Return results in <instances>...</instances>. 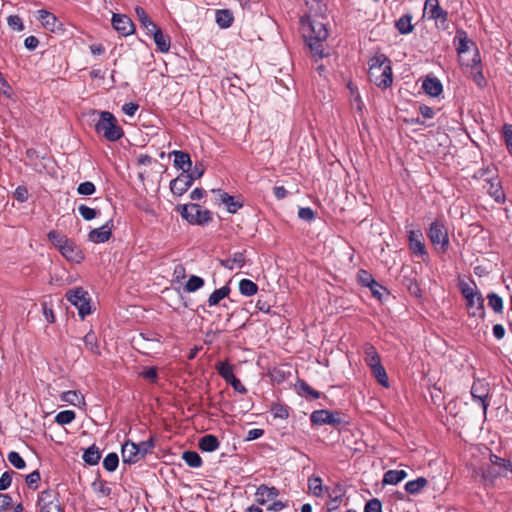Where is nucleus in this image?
<instances>
[{
  "instance_id": "nucleus-1",
  "label": "nucleus",
  "mask_w": 512,
  "mask_h": 512,
  "mask_svg": "<svg viewBox=\"0 0 512 512\" xmlns=\"http://www.w3.org/2000/svg\"><path fill=\"white\" fill-rule=\"evenodd\" d=\"M300 27L303 38L311 51L319 58H323V42L328 37L326 26L309 15H303L300 18Z\"/></svg>"
},
{
  "instance_id": "nucleus-2",
  "label": "nucleus",
  "mask_w": 512,
  "mask_h": 512,
  "mask_svg": "<svg viewBox=\"0 0 512 512\" xmlns=\"http://www.w3.org/2000/svg\"><path fill=\"white\" fill-rule=\"evenodd\" d=\"M368 76L370 82L381 89L389 88L393 83L391 60L383 53L376 54L369 60Z\"/></svg>"
},
{
  "instance_id": "nucleus-3",
  "label": "nucleus",
  "mask_w": 512,
  "mask_h": 512,
  "mask_svg": "<svg viewBox=\"0 0 512 512\" xmlns=\"http://www.w3.org/2000/svg\"><path fill=\"white\" fill-rule=\"evenodd\" d=\"M97 134L109 142H116L124 136V131L118 125L116 117L109 111L99 112V119L94 125Z\"/></svg>"
},
{
  "instance_id": "nucleus-4",
  "label": "nucleus",
  "mask_w": 512,
  "mask_h": 512,
  "mask_svg": "<svg viewBox=\"0 0 512 512\" xmlns=\"http://www.w3.org/2000/svg\"><path fill=\"white\" fill-rule=\"evenodd\" d=\"M176 211L191 225L203 226L212 221V213L195 203L178 205Z\"/></svg>"
},
{
  "instance_id": "nucleus-5",
  "label": "nucleus",
  "mask_w": 512,
  "mask_h": 512,
  "mask_svg": "<svg viewBox=\"0 0 512 512\" xmlns=\"http://www.w3.org/2000/svg\"><path fill=\"white\" fill-rule=\"evenodd\" d=\"M312 425L322 426L330 425L335 429H341L349 422L344 418L343 413L339 411H330L327 409L315 410L310 415Z\"/></svg>"
},
{
  "instance_id": "nucleus-6",
  "label": "nucleus",
  "mask_w": 512,
  "mask_h": 512,
  "mask_svg": "<svg viewBox=\"0 0 512 512\" xmlns=\"http://www.w3.org/2000/svg\"><path fill=\"white\" fill-rule=\"evenodd\" d=\"M427 236L435 249L441 253H445L449 249L448 229L443 221L435 220L430 224Z\"/></svg>"
},
{
  "instance_id": "nucleus-7",
  "label": "nucleus",
  "mask_w": 512,
  "mask_h": 512,
  "mask_svg": "<svg viewBox=\"0 0 512 512\" xmlns=\"http://www.w3.org/2000/svg\"><path fill=\"white\" fill-rule=\"evenodd\" d=\"M66 299L78 309V315L82 320L89 314H91L90 297L83 287H76L69 289L65 294Z\"/></svg>"
},
{
  "instance_id": "nucleus-8",
  "label": "nucleus",
  "mask_w": 512,
  "mask_h": 512,
  "mask_svg": "<svg viewBox=\"0 0 512 512\" xmlns=\"http://www.w3.org/2000/svg\"><path fill=\"white\" fill-rule=\"evenodd\" d=\"M456 50L459 56V61L462 66L466 64L467 59L465 58V54L473 51V55L475 54V51L478 50L475 42H473L471 39L468 38L466 31L463 29H458L456 31V35L454 37V43H456Z\"/></svg>"
},
{
  "instance_id": "nucleus-9",
  "label": "nucleus",
  "mask_w": 512,
  "mask_h": 512,
  "mask_svg": "<svg viewBox=\"0 0 512 512\" xmlns=\"http://www.w3.org/2000/svg\"><path fill=\"white\" fill-rule=\"evenodd\" d=\"M464 66L470 69L468 72L469 77L479 88H484L487 85V81L482 71V63L479 50L475 51V54L471 59H467V62L464 64Z\"/></svg>"
},
{
  "instance_id": "nucleus-10",
  "label": "nucleus",
  "mask_w": 512,
  "mask_h": 512,
  "mask_svg": "<svg viewBox=\"0 0 512 512\" xmlns=\"http://www.w3.org/2000/svg\"><path fill=\"white\" fill-rule=\"evenodd\" d=\"M424 15H427L429 19L435 20L436 23L440 22L443 27L446 26L448 21V12L440 6L438 0L425 1Z\"/></svg>"
},
{
  "instance_id": "nucleus-11",
  "label": "nucleus",
  "mask_w": 512,
  "mask_h": 512,
  "mask_svg": "<svg viewBox=\"0 0 512 512\" xmlns=\"http://www.w3.org/2000/svg\"><path fill=\"white\" fill-rule=\"evenodd\" d=\"M113 28L121 36H129L134 33L135 25L131 18L125 14L114 13L111 20Z\"/></svg>"
},
{
  "instance_id": "nucleus-12",
  "label": "nucleus",
  "mask_w": 512,
  "mask_h": 512,
  "mask_svg": "<svg viewBox=\"0 0 512 512\" xmlns=\"http://www.w3.org/2000/svg\"><path fill=\"white\" fill-rule=\"evenodd\" d=\"M59 252L67 261L72 263L79 264L85 259L83 250L70 238Z\"/></svg>"
},
{
  "instance_id": "nucleus-13",
  "label": "nucleus",
  "mask_w": 512,
  "mask_h": 512,
  "mask_svg": "<svg viewBox=\"0 0 512 512\" xmlns=\"http://www.w3.org/2000/svg\"><path fill=\"white\" fill-rule=\"evenodd\" d=\"M113 220H108L99 228L92 229L88 234L89 241L93 243L107 242L112 236Z\"/></svg>"
},
{
  "instance_id": "nucleus-14",
  "label": "nucleus",
  "mask_w": 512,
  "mask_h": 512,
  "mask_svg": "<svg viewBox=\"0 0 512 512\" xmlns=\"http://www.w3.org/2000/svg\"><path fill=\"white\" fill-rule=\"evenodd\" d=\"M38 505L40 512H62L58 500L48 490L42 491L39 495Z\"/></svg>"
},
{
  "instance_id": "nucleus-15",
  "label": "nucleus",
  "mask_w": 512,
  "mask_h": 512,
  "mask_svg": "<svg viewBox=\"0 0 512 512\" xmlns=\"http://www.w3.org/2000/svg\"><path fill=\"white\" fill-rule=\"evenodd\" d=\"M459 289L462 294V296L465 298V300L469 298H475L477 297V310L479 311V317L484 318L485 317V309H484V298L482 294L479 291H474L468 283L465 281L459 282Z\"/></svg>"
},
{
  "instance_id": "nucleus-16",
  "label": "nucleus",
  "mask_w": 512,
  "mask_h": 512,
  "mask_svg": "<svg viewBox=\"0 0 512 512\" xmlns=\"http://www.w3.org/2000/svg\"><path fill=\"white\" fill-rule=\"evenodd\" d=\"M471 395L475 401H479L484 413L488 408L487 399L489 397V388L488 385L482 381H476L473 383L471 387Z\"/></svg>"
},
{
  "instance_id": "nucleus-17",
  "label": "nucleus",
  "mask_w": 512,
  "mask_h": 512,
  "mask_svg": "<svg viewBox=\"0 0 512 512\" xmlns=\"http://www.w3.org/2000/svg\"><path fill=\"white\" fill-rule=\"evenodd\" d=\"M37 19L45 29L51 32H56L62 29V23L57 19V17L45 9L38 11Z\"/></svg>"
},
{
  "instance_id": "nucleus-18",
  "label": "nucleus",
  "mask_w": 512,
  "mask_h": 512,
  "mask_svg": "<svg viewBox=\"0 0 512 512\" xmlns=\"http://www.w3.org/2000/svg\"><path fill=\"white\" fill-rule=\"evenodd\" d=\"M193 182L187 173H180L175 179L170 182V190L176 196L183 195L191 186Z\"/></svg>"
},
{
  "instance_id": "nucleus-19",
  "label": "nucleus",
  "mask_w": 512,
  "mask_h": 512,
  "mask_svg": "<svg viewBox=\"0 0 512 512\" xmlns=\"http://www.w3.org/2000/svg\"><path fill=\"white\" fill-rule=\"evenodd\" d=\"M486 185L484 188L487 190V193L497 202L504 203L505 201V193L501 186L498 178H485Z\"/></svg>"
},
{
  "instance_id": "nucleus-20",
  "label": "nucleus",
  "mask_w": 512,
  "mask_h": 512,
  "mask_svg": "<svg viewBox=\"0 0 512 512\" xmlns=\"http://www.w3.org/2000/svg\"><path fill=\"white\" fill-rule=\"evenodd\" d=\"M122 460L123 463L133 464L138 462L140 459L139 449L136 448V443L131 440H127L122 445Z\"/></svg>"
},
{
  "instance_id": "nucleus-21",
  "label": "nucleus",
  "mask_w": 512,
  "mask_h": 512,
  "mask_svg": "<svg viewBox=\"0 0 512 512\" xmlns=\"http://www.w3.org/2000/svg\"><path fill=\"white\" fill-rule=\"evenodd\" d=\"M297 394L308 401L316 400L321 397V393L313 389L305 380L298 379L295 383Z\"/></svg>"
},
{
  "instance_id": "nucleus-22",
  "label": "nucleus",
  "mask_w": 512,
  "mask_h": 512,
  "mask_svg": "<svg viewBox=\"0 0 512 512\" xmlns=\"http://www.w3.org/2000/svg\"><path fill=\"white\" fill-rule=\"evenodd\" d=\"M422 232L420 230H411L408 232V239H409V245L410 249L419 256L427 255L425 245L422 242Z\"/></svg>"
},
{
  "instance_id": "nucleus-23",
  "label": "nucleus",
  "mask_w": 512,
  "mask_h": 512,
  "mask_svg": "<svg viewBox=\"0 0 512 512\" xmlns=\"http://www.w3.org/2000/svg\"><path fill=\"white\" fill-rule=\"evenodd\" d=\"M278 495L279 491L275 487H269L265 484L260 485L255 494L257 502L261 505L274 500Z\"/></svg>"
},
{
  "instance_id": "nucleus-24",
  "label": "nucleus",
  "mask_w": 512,
  "mask_h": 512,
  "mask_svg": "<svg viewBox=\"0 0 512 512\" xmlns=\"http://www.w3.org/2000/svg\"><path fill=\"white\" fill-rule=\"evenodd\" d=\"M171 154L174 156V166L177 169H181V173H187L190 171L192 161L189 153L181 150H174Z\"/></svg>"
},
{
  "instance_id": "nucleus-25",
  "label": "nucleus",
  "mask_w": 512,
  "mask_h": 512,
  "mask_svg": "<svg viewBox=\"0 0 512 512\" xmlns=\"http://www.w3.org/2000/svg\"><path fill=\"white\" fill-rule=\"evenodd\" d=\"M148 36L153 37L155 45L160 52L167 53L170 50L171 39L169 35L164 34L159 27L148 34Z\"/></svg>"
},
{
  "instance_id": "nucleus-26",
  "label": "nucleus",
  "mask_w": 512,
  "mask_h": 512,
  "mask_svg": "<svg viewBox=\"0 0 512 512\" xmlns=\"http://www.w3.org/2000/svg\"><path fill=\"white\" fill-rule=\"evenodd\" d=\"M246 251L235 252L230 258L221 259L220 265L226 269L233 270L235 268H242L246 262Z\"/></svg>"
},
{
  "instance_id": "nucleus-27",
  "label": "nucleus",
  "mask_w": 512,
  "mask_h": 512,
  "mask_svg": "<svg viewBox=\"0 0 512 512\" xmlns=\"http://www.w3.org/2000/svg\"><path fill=\"white\" fill-rule=\"evenodd\" d=\"M422 89L427 95L437 97L442 93L443 86L436 77H427L422 83Z\"/></svg>"
},
{
  "instance_id": "nucleus-28",
  "label": "nucleus",
  "mask_w": 512,
  "mask_h": 512,
  "mask_svg": "<svg viewBox=\"0 0 512 512\" xmlns=\"http://www.w3.org/2000/svg\"><path fill=\"white\" fill-rule=\"evenodd\" d=\"M135 13L138 18V21L141 24V27L146 30V34H150L154 31L157 25L151 20V18L147 15L145 9L141 6H136Z\"/></svg>"
},
{
  "instance_id": "nucleus-29",
  "label": "nucleus",
  "mask_w": 512,
  "mask_h": 512,
  "mask_svg": "<svg viewBox=\"0 0 512 512\" xmlns=\"http://www.w3.org/2000/svg\"><path fill=\"white\" fill-rule=\"evenodd\" d=\"M269 376L272 382L280 384L291 376V367L289 365L274 367L269 371Z\"/></svg>"
},
{
  "instance_id": "nucleus-30",
  "label": "nucleus",
  "mask_w": 512,
  "mask_h": 512,
  "mask_svg": "<svg viewBox=\"0 0 512 512\" xmlns=\"http://www.w3.org/2000/svg\"><path fill=\"white\" fill-rule=\"evenodd\" d=\"M220 446V442L215 435L206 434L198 441V447L203 452H213Z\"/></svg>"
},
{
  "instance_id": "nucleus-31",
  "label": "nucleus",
  "mask_w": 512,
  "mask_h": 512,
  "mask_svg": "<svg viewBox=\"0 0 512 512\" xmlns=\"http://www.w3.org/2000/svg\"><path fill=\"white\" fill-rule=\"evenodd\" d=\"M219 200L225 204L229 213H236L240 208L243 207V203L236 200L235 197L229 195L227 192L218 190Z\"/></svg>"
},
{
  "instance_id": "nucleus-32",
  "label": "nucleus",
  "mask_w": 512,
  "mask_h": 512,
  "mask_svg": "<svg viewBox=\"0 0 512 512\" xmlns=\"http://www.w3.org/2000/svg\"><path fill=\"white\" fill-rule=\"evenodd\" d=\"M395 28L402 35L413 32L414 25L412 24V15L410 13L402 15L398 20L395 21Z\"/></svg>"
},
{
  "instance_id": "nucleus-33",
  "label": "nucleus",
  "mask_w": 512,
  "mask_h": 512,
  "mask_svg": "<svg viewBox=\"0 0 512 512\" xmlns=\"http://www.w3.org/2000/svg\"><path fill=\"white\" fill-rule=\"evenodd\" d=\"M363 350H364V361L369 368L381 363L380 356H379L376 348L371 343H366L364 345Z\"/></svg>"
},
{
  "instance_id": "nucleus-34",
  "label": "nucleus",
  "mask_w": 512,
  "mask_h": 512,
  "mask_svg": "<svg viewBox=\"0 0 512 512\" xmlns=\"http://www.w3.org/2000/svg\"><path fill=\"white\" fill-rule=\"evenodd\" d=\"M216 23L222 29H227L234 22L233 13L229 9H219L216 11Z\"/></svg>"
},
{
  "instance_id": "nucleus-35",
  "label": "nucleus",
  "mask_w": 512,
  "mask_h": 512,
  "mask_svg": "<svg viewBox=\"0 0 512 512\" xmlns=\"http://www.w3.org/2000/svg\"><path fill=\"white\" fill-rule=\"evenodd\" d=\"M230 292L231 288L229 287L228 284L219 289L214 290L207 300L208 306L212 307L218 305L223 299L229 296Z\"/></svg>"
},
{
  "instance_id": "nucleus-36",
  "label": "nucleus",
  "mask_w": 512,
  "mask_h": 512,
  "mask_svg": "<svg viewBox=\"0 0 512 512\" xmlns=\"http://www.w3.org/2000/svg\"><path fill=\"white\" fill-rule=\"evenodd\" d=\"M290 407L286 404L273 402L270 406V411L272 412L274 418L280 419H288L290 416Z\"/></svg>"
},
{
  "instance_id": "nucleus-37",
  "label": "nucleus",
  "mask_w": 512,
  "mask_h": 512,
  "mask_svg": "<svg viewBox=\"0 0 512 512\" xmlns=\"http://www.w3.org/2000/svg\"><path fill=\"white\" fill-rule=\"evenodd\" d=\"M48 240L51 242V244L60 251L62 247L67 243L68 237L58 230H51L47 234Z\"/></svg>"
},
{
  "instance_id": "nucleus-38",
  "label": "nucleus",
  "mask_w": 512,
  "mask_h": 512,
  "mask_svg": "<svg viewBox=\"0 0 512 512\" xmlns=\"http://www.w3.org/2000/svg\"><path fill=\"white\" fill-rule=\"evenodd\" d=\"M100 458H101V453H100L98 447H96V445H94V444L84 451L83 460L89 465L98 464V462L100 461Z\"/></svg>"
},
{
  "instance_id": "nucleus-39",
  "label": "nucleus",
  "mask_w": 512,
  "mask_h": 512,
  "mask_svg": "<svg viewBox=\"0 0 512 512\" xmlns=\"http://www.w3.org/2000/svg\"><path fill=\"white\" fill-rule=\"evenodd\" d=\"M239 291L243 296L250 297L258 292V286L249 279H242L239 282Z\"/></svg>"
},
{
  "instance_id": "nucleus-40",
  "label": "nucleus",
  "mask_w": 512,
  "mask_h": 512,
  "mask_svg": "<svg viewBox=\"0 0 512 512\" xmlns=\"http://www.w3.org/2000/svg\"><path fill=\"white\" fill-rule=\"evenodd\" d=\"M370 369L372 371L373 376L376 378L379 384H381L383 387L389 386L388 375L381 363L377 364L376 366L370 367Z\"/></svg>"
},
{
  "instance_id": "nucleus-41",
  "label": "nucleus",
  "mask_w": 512,
  "mask_h": 512,
  "mask_svg": "<svg viewBox=\"0 0 512 512\" xmlns=\"http://www.w3.org/2000/svg\"><path fill=\"white\" fill-rule=\"evenodd\" d=\"M218 374L228 383L235 377L233 366L227 362H219L216 366Z\"/></svg>"
},
{
  "instance_id": "nucleus-42",
  "label": "nucleus",
  "mask_w": 512,
  "mask_h": 512,
  "mask_svg": "<svg viewBox=\"0 0 512 512\" xmlns=\"http://www.w3.org/2000/svg\"><path fill=\"white\" fill-rule=\"evenodd\" d=\"M85 346L95 355H100L97 336L93 331L88 332L84 338Z\"/></svg>"
},
{
  "instance_id": "nucleus-43",
  "label": "nucleus",
  "mask_w": 512,
  "mask_h": 512,
  "mask_svg": "<svg viewBox=\"0 0 512 512\" xmlns=\"http://www.w3.org/2000/svg\"><path fill=\"white\" fill-rule=\"evenodd\" d=\"M182 459L186 462V464L190 467H200L202 464V459L200 455L195 451H185L182 454Z\"/></svg>"
},
{
  "instance_id": "nucleus-44",
  "label": "nucleus",
  "mask_w": 512,
  "mask_h": 512,
  "mask_svg": "<svg viewBox=\"0 0 512 512\" xmlns=\"http://www.w3.org/2000/svg\"><path fill=\"white\" fill-rule=\"evenodd\" d=\"M204 283L205 282L203 278L196 275H191L188 281L186 282L184 289L185 291L192 293L202 288L204 286Z\"/></svg>"
},
{
  "instance_id": "nucleus-45",
  "label": "nucleus",
  "mask_w": 512,
  "mask_h": 512,
  "mask_svg": "<svg viewBox=\"0 0 512 512\" xmlns=\"http://www.w3.org/2000/svg\"><path fill=\"white\" fill-rule=\"evenodd\" d=\"M487 299L488 305L494 312L501 313L503 311V300L498 294L491 292L487 295Z\"/></svg>"
},
{
  "instance_id": "nucleus-46",
  "label": "nucleus",
  "mask_w": 512,
  "mask_h": 512,
  "mask_svg": "<svg viewBox=\"0 0 512 512\" xmlns=\"http://www.w3.org/2000/svg\"><path fill=\"white\" fill-rule=\"evenodd\" d=\"M407 477L404 469L388 470L384 473L382 480L384 481H400Z\"/></svg>"
},
{
  "instance_id": "nucleus-47",
  "label": "nucleus",
  "mask_w": 512,
  "mask_h": 512,
  "mask_svg": "<svg viewBox=\"0 0 512 512\" xmlns=\"http://www.w3.org/2000/svg\"><path fill=\"white\" fill-rule=\"evenodd\" d=\"M76 414L72 410H64L59 412L55 417V422L59 425H67L74 421Z\"/></svg>"
},
{
  "instance_id": "nucleus-48",
  "label": "nucleus",
  "mask_w": 512,
  "mask_h": 512,
  "mask_svg": "<svg viewBox=\"0 0 512 512\" xmlns=\"http://www.w3.org/2000/svg\"><path fill=\"white\" fill-rule=\"evenodd\" d=\"M357 280L358 283L363 287H369L372 284L376 286V280L373 278L371 273L363 269L358 271Z\"/></svg>"
},
{
  "instance_id": "nucleus-49",
  "label": "nucleus",
  "mask_w": 512,
  "mask_h": 512,
  "mask_svg": "<svg viewBox=\"0 0 512 512\" xmlns=\"http://www.w3.org/2000/svg\"><path fill=\"white\" fill-rule=\"evenodd\" d=\"M119 464V457L116 453L112 452L109 453L103 460V467L109 471L112 472L116 470Z\"/></svg>"
},
{
  "instance_id": "nucleus-50",
  "label": "nucleus",
  "mask_w": 512,
  "mask_h": 512,
  "mask_svg": "<svg viewBox=\"0 0 512 512\" xmlns=\"http://www.w3.org/2000/svg\"><path fill=\"white\" fill-rule=\"evenodd\" d=\"M368 288L370 289L373 297H375L380 302L383 301L385 296L389 295V291L384 286H382L380 283H378L377 281H376V286H374V284H372Z\"/></svg>"
},
{
  "instance_id": "nucleus-51",
  "label": "nucleus",
  "mask_w": 512,
  "mask_h": 512,
  "mask_svg": "<svg viewBox=\"0 0 512 512\" xmlns=\"http://www.w3.org/2000/svg\"><path fill=\"white\" fill-rule=\"evenodd\" d=\"M154 446L155 444L152 438L136 444V448L139 449L140 459H143L147 454L152 453Z\"/></svg>"
},
{
  "instance_id": "nucleus-52",
  "label": "nucleus",
  "mask_w": 512,
  "mask_h": 512,
  "mask_svg": "<svg viewBox=\"0 0 512 512\" xmlns=\"http://www.w3.org/2000/svg\"><path fill=\"white\" fill-rule=\"evenodd\" d=\"M78 211H79L80 215L82 216V218L86 221L93 220L100 213L98 210H96L94 208H90L84 204H82L78 207Z\"/></svg>"
},
{
  "instance_id": "nucleus-53",
  "label": "nucleus",
  "mask_w": 512,
  "mask_h": 512,
  "mask_svg": "<svg viewBox=\"0 0 512 512\" xmlns=\"http://www.w3.org/2000/svg\"><path fill=\"white\" fill-rule=\"evenodd\" d=\"M8 461L17 469H23L26 465L24 459L16 451H11L8 454Z\"/></svg>"
},
{
  "instance_id": "nucleus-54",
  "label": "nucleus",
  "mask_w": 512,
  "mask_h": 512,
  "mask_svg": "<svg viewBox=\"0 0 512 512\" xmlns=\"http://www.w3.org/2000/svg\"><path fill=\"white\" fill-rule=\"evenodd\" d=\"M7 24L14 31H23L24 30L23 20L18 15H10L7 18Z\"/></svg>"
},
{
  "instance_id": "nucleus-55",
  "label": "nucleus",
  "mask_w": 512,
  "mask_h": 512,
  "mask_svg": "<svg viewBox=\"0 0 512 512\" xmlns=\"http://www.w3.org/2000/svg\"><path fill=\"white\" fill-rule=\"evenodd\" d=\"M95 191H96V187H95L94 183H92L90 181L80 183L77 188V192L80 195H84V196L92 195L95 193Z\"/></svg>"
},
{
  "instance_id": "nucleus-56",
  "label": "nucleus",
  "mask_w": 512,
  "mask_h": 512,
  "mask_svg": "<svg viewBox=\"0 0 512 512\" xmlns=\"http://www.w3.org/2000/svg\"><path fill=\"white\" fill-rule=\"evenodd\" d=\"M205 168L202 163H196L195 166L190 171L187 172V175L191 177V181L194 182L196 179H199L203 176Z\"/></svg>"
},
{
  "instance_id": "nucleus-57",
  "label": "nucleus",
  "mask_w": 512,
  "mask_h": 512,
  "mask_svg": "<svg viewBox=\"0 0 512 512\" xmlns=\"http://www.w3.org/2000/svg\"><path fill=\"white\" fill-rule=\"evenodd\" d=\"M92 489L101 497H106L110 494L111 489L105 485L104 482H92Z\"/></svg>"
},
{
  "instance_id": "nucleus-58",
  "label": "nucleus",
  "mask_w": 512,
  "mask_h": 512,
  "mask_svg": "<svg viewBox=\"0 0 512 512\" xmlns=\"http://www.w3.org/2000/svg\"><path fill=\"white\" fill-rule=\"evenodd\" d=\"M79 398L83 399V396L80 395L78 391L75 390H69L63 393L62 400L65 402H68L70 404L75 405L77 401H79Z\"/></svg>"
},
{
  "instance_id": "nucleus-59",
  "label": "nucleus",
  "mask_w": 512,
  "mask_h": 512,
  "mask_svg": "<svg viewBox=\"0 0 512 512\" xmlns=\"http://www.w3.org/2000/svg\"><path fill=\"white\" fill-rule=\"evenodd\" d=\"M475 177L483 179L484 181H485V178H490V177L496 178L497 176L495 175V167L493 165H491V166H487L485 168H481L478 170Z\"/></svg>"
},
{
  "instance_id": "nucleus-60",
  "label": "nucleus",
  "mask_w": 512,
  "mask_h": 512,
  "mask_svg": "<svg viewBox=\"0 0 512 512\" xmlns=\"http://www.w3.org/2000/svg\"><path fill=\"white\" fill-rule=\"evenodd\" d=\"M364 512H382L381 501L377 498L369 500L364 507Z\"/></svg>"
},
{
  "instance_id": "nucleus-61",
  "label": "nucleus",
  "mask_w": 512,
  "mask_h": 512,
  "mask_svg": "<svg viewBox=\"0 0 512 512\" xmlns=\"http://www.w3.org/2000/svg\"><path fill=\"white\" fill-rule=\"evenodd\" d=\"M298 217L304 221L310 222L315 219V212L310 207H301L298 210Z\"/></svg>"
},
{
  "instance_id": "nucleus-62",
  "label": "nucleus",
  "mask_w": 512,
  "mask_h": 512,
  "mask_svg": "<svg viewBox=\"0 0 512 512\" xmlns=\"http://www.w3.org/2000/svg\"><path fill=\"white\" fill-rule=\"evenodd\" d=\"M427 482H406L405 491L409 494L419 493Z\"/></svg>"
},
{
  "instance_id": "nucleus-63",
  "label": "nucleus",
  "mask_w": 512,
  "mask_h": 512,
  "mask_svg": "<svg viewBox=\"0 0 512 512\" xmlns=\"http://www.w3.org/2000/svg\"><path fill=\"white\" fill-rule=\"evenodd\" d=\"M141 376L144 379L149 380V381L155 383L157 381V378H158V369L155 366L149 367V368H147L145 371H143L141 373Z\"/></svg>"
},
{
  "instance_id": "nucleus-64",
  "label": "nucleus",
  "mask_w": 512,
  "mask_h": 512,
  "mask_svg": "<svg viewBox=\"0 0 512 512\" xmlns=\"http://www.w3.org/2000/svg\"><path fill=\"white\" fill-rule=\"evenodd\" d=\"M503 136H504L508 151L512 150V125H507V124L504 125Z\"/></svg>"
}]
</instances>
